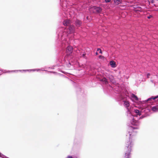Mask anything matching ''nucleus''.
I'll use <instances>...</instances> for the list:
<instances>
[{
    "instance_id": "obj_5",
    "label": "nucleus",
    "mask_w": 158,
    "mask_h": 158,
    "mask_svg": "<svg viewBox=\"0 0 158 158\" xmlns=\"http://www.w3.org/2000/svg\"><path fill=\"white\" fill-rule=\"evenodd\" d=\"M90 11L94 14H100L102 13V8L100 6H94L90 8Z\"/></svg>"
},
{
    "instance_id": "obj_6",
    "label": "nucleus",
    "mask_w": 158,
    "mask_h": 158,
    "mask_svg": "<svg viewBox=\"0 0 158 158\" xmlns=\"http://www.w3.org/2000/svg\"><path fill=\"white\" fill-rule=\"evenodd\" d=\"M93 0H82L81 3V7L83 8H85L87 7L89 3H90Z\"/></svg>"
},
{
    "instance_id": "obj_26",
    "label": "nucleus",
    "mask_w": 158,
    "mask_h": 158,
    "mask_svg": "<svg viewBox=\"0 0 158 158\" xmlns=\"http://www.w3.org/2000/svg\"><path fill=\"white\" fill-rule=\"evenodd\" d=\"M2 71V69L1 68H0V71Z\"/></svg>"
},
{
    "instance_id": "obj_13",
    "label": "nucleus",
    "mask_w": 158,
    "mask_h": 158,
    "mask_svg": "<svg viewBox=\"0 0 158 158\" xmlns=\"http://www.w3.org/2000/svg\"><path fill=\"white\" fill-rule=\"evenodd\" d=\"M0 157L2 158H9L0 152Z\"/></svg>"
},
{
    "instance_id": "obj_18",
    "label": "nucleus",
    "mask_w": 158,
    "mask_h": 158,
    "mask_svg": "<svg viewBox=\"0 0 158 158\" xmlns=\"http://www.w3.org/2000/svg\"><path fill=\"white\" fill-rule=\"evenodd\" d=\"M105 2L106 3H108L110 2L111 0H105Z\"/></svg>"
},
{
    "instance_id": "obj_7",
    "label": "nucleus",
    "mask_w": 158,
    "mask_h": 158,
    "mask_svg": "<svg viewBox=\"0 0 158 158\" xmlns=\"http://www.w3.org/2000/svg\"><path fill=\"white\" fill-rule=\"evenodd\" d=\"M36 70H37V71H38L40 70V69H36ZM35 70H36L35 69H29V70H28V69L22 70H11V71H10V70L7 71L6 70H5L4 71L5 73H10V72L12 73V72H18L19 71H35Z\"/></svg>"
},
{
    "instance_id": "obj_21",
    "label": "nucleus",
    "mask_w": 158,
    "mask_h": 158,
    "mask_svg": "<svg viewBox=\"0 0 158 158\" xmlns=\"http://www.w3.org/2000/svg\"><path fill=\"white\" fill-rule=\"evenodd\" d=\"M86 19L88 20H89V21H90V18H89V17L88 16L86 17Z\"/></svg>"
},
{
    "instance_id": "obj_12",
    "label": "nucleus",
    "mask_w": 158,
    "mask_h": 158,
    "mask_svg": "<svg viewBox=\"0 0 158 158\" xmlns=\"http://www.w3.org/2000/svg\"><path fill=\"white\" fill-rule=\"evenodd\" d=\"M76 2L77 3V4L79 6H81V2H82L81 1L82 0H75Z\"/></svg>"
},
{
    "instance_id": "obj_24",
    "label": "nucleus",
    "mask_w": 158,
    "mask_h": 158,
    "mask_svg": "<svg viewBox=\"0 0 158 158\" xmlns=\"http://www.w3.org/2000/svg\"><path fill=\"white\" fill-rule=\"evenodd\" d=\"M95 54L96 55H98L99 54V53H98L97 51L96 52H95Z\"/></svg>"
},
{
    "instance_id": "obj_15",
    "label": "nucleus",
    "mask_w": 158,
    "mask_h": 158,
    "mask_svg": "<svg viewBox=\"0 0 158 158\" xmlns=\"http://www.w3.org/2000/svg\"><path fill=\"white\" fill-rule=\"evenodd\" d=\"M98 57L99 59H102L103 60H104L105 58V57L102 55H99Z\"/></svg>"
},
{
    "instance_id": "obj_4",
    "label": "nucleus",
    "mask_w": 158,
    "mask_h": 158,
    "mask_svg": "<svg viewBox=\"0 0 158 158\" xmlns=\"http://www.w3.org/2000/svg\"><path fill=\"white\" fill-rule=\"evenodd\" d=\"M73 84L76 87L77 95L79 97L80 96H81L83 97H85V94L84 89H82L81 88L80 85L75 82H73Z\"/></svg>"
},
{
    "instance_id": "obj_25",
    "label": "nucleus",
    "mask_w": 158,
    "mask_h": 158,
    "mask_svg": "<svg viewBox=\"0 0 158 158\" xmlns=\"http://www.w3.org/2000/svg\"><path fill=\"white\" fill-rule=\"evenodd\" d=\"M154 1L153 0H151V3H154Z\"/></svg>"
},
{
    "instance_id": "obj_16",
    "label": "nucleus",
    "mask_w": 158,
    "mask_h": 158,
    "mask_svg": "<svg viewBox=\"0 0 158 158\" xmlns=\"http://www.w3.org/2000/svg\"><path fill=\"white\" fill-rule=\"evenodd\" d=\"M152 17V16L151 15H150L147 17V18L148 19H150Z\"/></svg>"
},
{
    "instance_id": "obj_9",
    "label": "nucleus",
    "mask_w": 158,
    "mask_h": 158,
    "mask_svg": "<svg viewBox=\"0 0 158 158\" xmlns=\"http://www.w3.org/2000/svg\"><path fill=\"white\" fill-rule=\"evenodd\" d=\"M68 0H60V3L61 6L64 8V7L67 6L68 4L67 2Z\"/></svg>"
},
{
    "instance_id": "obj_1",
    "label": "nucleus",
    "mask_w": 158,
    "mask_h": 158,
    "mask_svg": "<svg viewBox=\"0 0 158 158\" xmlns=\"http://www.w3.org/2000/svg\"><path fill=\"white\" fill-rule=\"evenodd\" d=\"M104 89L107 92L114 93L115 98L118 101L122 102L127 110V116L130 120L131 125L129 126L126 137H132L136 134L135 131L139 128V119H142L149 115L148 113L150 110L154 112L158 111V105L152 106L158 101V95L152 96L146 100L141 101L133 94L129 93L124 85L118 84L113 86L106 81L102 85Z\"/></svg>"
},
{
    "instance_id": "obj_3",
    "label": "nucleus",
    "mask_w": 158,
    "mask_h": 158,
    "mask_svg": "<svg viewBox=\"0 0 158 158\" xmlns=\"http://www.w3.org/2000/svg\"><path fill=\"white\" fill-rule=\"evenodd\" d=\"M132 137H126V147L125 148V158H131V147L133 144L132 140Z\"/></svg>"
},
{
    "instance_id": "obj_2",
    "label": "nucleus",
    "mask_w": 158,
    "mask_h": 158,
    "mask_svg": "<svg viewBox=\"0 0 158 158\" xmlns=\"http://www.w3.org/2000/svg\"><path fill=\"white\" fill-rule=\"evenodd\" d=\"M63 24L66 27H60L56 32L57 36L56 45L58 52L57 63L59 66L72 69L73 68V64L70 60L74 56L73 48L70 44V40L77 38V33L72 20L65 19Z\"/></svg>"
},
{
    "instance_id": "obj_8",
    "label": "nucleus",
    "mask_w": 158,
    "mask_h": 158,
    "mask_svg": "<svg viewBox=\"0 0 158 158\" xmlns=\"http://www.w3.org/2000/svg\"><path fill=\"white\" fill-rule=\"evenodd\" d=\"M74 24L77 28H78L81 26L82 22L81 20L76 19L74 21Z\"/></svg>"
},
{
    "instance_id": "obj_10",
    "label": "nucleus",
    "mask_w": 158,
    "mask_h": 158,
    "mask_svg": "<svg viewBox=\"0 0 158 158\" xmlns=\"http://www.w3.org/2000/svg\"><path fill=\"white\" fill-rule=\"evenodd\" d=\"M114 5L117 6L123 4V0H113Z\"/></svg>"
},
{
    "instance_id": "obj_14",
    "label": "nucleus",
    "mask_w": 158,
    "mask_h": 158,
    "mask_svg": "<svg viewBox=\"0 0 158 158\" xmlns=\"http://www.w3.org/2000/svg\"><path fill=\"white\" fill-rule=\"evenodd\" d=\"M86 53L84 52L82 54H81V56L85 58V59H87V57H86Z\"/></svg>"
},
{
    "instance_id": "obj_11",
    "label": "nucleus",
    "mask_w": 158,
    "mask_h": 158,
    "mask_svg": "<svg viewBox=\"0 0 158 158\" xmlns=\"http://www.w3.org/2000/svg\"><path fill=\"white\" fill-rule=\"evenodd\" d=\"M109 64L112 68H115L117 66L114 60H111Z\"/></svg>"
},
{
    "instance_id": "obj_17",
    "label": "nucleus",
    "mask_w": 158,
    "mask_h": 158,
    "mask_svg": "<svg viewBox=\"0 0 158 158\" xmlns=\"http://www.w3.org/2000/svg\"><path fill=\"white\" fill-rule=\"evenodd\" d=\"M81 67L82 68H84V69H85V68L86 67V65H83V64H82L81 65Z\"/></svg>"
},
{
    "instance_id": "obj_19",
    "label": "nucleus",
    "mask_w": 158,
    "mask_h": 158,
    "mask_svg": "<svg viewBox=\"0 0 158 158\" xmlns=\"http://www.w3.org/2000/svg\"><path fill=\"white\" fill-rule=\"evenodd\" d=\"M150 76V74L149 73H148L147 74V78H149V76Z\"/></svg>"
},
{
    "instance_id": "obj_22",
    "label": "nucleus",
    "mask_w": 158,
    "mask_h": 158,
    "mask_svg": "<svg viewBox=\"0 0 158 158\" xmlns=\"http://www.w3.org/2000/svg\"><path fill=\"white\" fill-rule=\"evenodd\" d=\"M99 53L100 54H102V50H101V49H100V50L99 51Z\"/></svg>"
},
{
    "instance_id": "obj_23",
    "label": "nucleus",
    "mask_w": 158,
    "mask_h": 158,
    "mask_svg": "<svg viewBox=\"0 0 158 158\" xmlns=\"http://www.w3.org/2000/svg\"><path fill=\"white\" fill-rule=\"evenodd\" d=\"M101 49L99 48H97V51L98 52V51H99Z\"/></svg>"
},
{
    "instance_id": "obj_27",
    "label": "nucleus",
    "mask_w": 158,
    "mask_h": 158,
    "mask_svg": "<svg viewBox=\"0 0 158 158\" xmlns=\"http://www.w3.org/2000/svg\"><path fill=\"white\" fill-rule=\"evenodd\" d=\"M1 74H0V75Z\"/></svg>"
},
{
    "instance_id": "obj_20",
    "label": "nucleus",
    "mask_w": 158,
    "mask_h": 158,
    "mask_svg": "<svg viewBox=\"0 0 158 158\" xmlns=\"http://www.w3.org/2000/svg\"><path fill=\"white\" fill-rule=\"evenodd\" d=\"M66 158H73V157L72 156H68Z\"/></svg>"
}]
</instances>
